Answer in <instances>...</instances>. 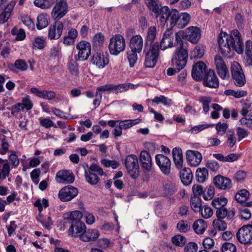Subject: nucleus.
Segmentation results:
<instances>
[{
    "instance_id": "1",
    "label": "nucleus",
    "mask_w": 252,
    "mask_h": 252,
    "mask_svg": "<svg viewBox=\"0 0 252 252\" xmlns=\"http://www.w3.org/2000/svg\"><path fill=\"white\" fill-rule=\"evenodd\" d=\"M218 42L221 53L225 56H227L231 50L239 54L243 52V42L237 30H233L229 35L226 32H220L218 36Z\"/></svg>"
},
{
    "instance_id": "2",
    "label": "nucleus",
    "mask_w": 252,
    "mask_h": 252,
    "mask_svg": "<svg viewBox=\"0 0 252 252\" xmlns=\"http://www.w3.org/2000/svg\"><path fill=\"white\" fill-rule=\"evenodd\" d=\"M135 33L136 31L132 28H128L125 31L126 37L129 40L128 46L130 49L141 52L143 47V39L141 35Z\"/></svg>"
},
{
    "instance_id": "3",
    "label": "nucleus",
    "mask_w": 252,
    "mask_h": 252,
    "mask_svg": "<svg viewBox=\"0 0 252 252\" xmlns=\"http://www.w3.org/2000/svg\"><path fill=\"white\" fill-rule=\"evenodd\" d=\"M188 56L187 47H185L182 43L181 47H179L175 50L172 59V62L178 71L186 66Z\"/></svg>"
},
{
    "instance_id": "4",
    "label": "nucleus",
    "mask_w": 252,
    "mask_h": 252,
    "mask_svg": "<svg viewBox=\"0 0 252 252\" xmlns=\"http://www.w3.org/2000/svg\"><path fill=\"white\" fill-rule=\"evenodd\" d=\"M230 70L234 84L237 87L243 86L246 82V80L240 64L237 62H232Z\"/></svg>"
},
{
    "instance_id": "5",
    "label": "nucleus",
    "mask_w": 252,
    "mask_h": 252,
    "mask_svg": "<svg viewBox=\"0 0 252 252\" xmlns=\"http://www.w3.org/2000/svg\"><path fill=\"white\" fill-rule=\"evenodd\" d=\"M180 14L176 9L170 10L167 6L162 7L161 14L159 18L163 24L167 23L170 26L173 27L176 26Z\"/></svg>"
},
{
    "instance_id": "6",
    "label": "nucleus",
    "mask_w": 252,
    "mask_h": 252,
    "mask_svg": "<svg viewBox=\"0 0 252 252\" xmlns=\"http://www.w3.org/2000/svg\"><path fill=\"white\" fill-rule=\"evenodd\" d=\"M125 38L121 34H116L110 39L109 49L111 54L117 56L126 48Z\"/></svg>"
},
{
    "instance_id": "7",
    "label": "nucleus",
    "mask_w": 252,
    "mask_h": 252,
    "mask_svg": "<svg viewBox=\"0 0 252 252\" xmlns=\"http://www.w3.org/2000/svg\"><path fill=\"white\" fill-rule=\"evenodd\" d=\"M125 165L127 172L133 179L137 178L139 175V167L137 157L134 155L127 156L125 159Z\"/></svg>"
},
{
    "instance_id": "8",
    "label": "nucleus",
    "mask_w": 252,
    "mask_h": 252,
    "mask_svg": "<svg viewBox=\"0 0 252 252\" xmlns=\"http://www.w3.org/2000/svg\"><path fill=\"white\" fill-rule=\"evenodd\" d=\"M134 85L131 83L121 84L118 85H113L111 84H107L103 86H100L96 88V93H101V92H114L116 94L122 93L128 90L129 88L133 89Z\"/></svg>"
},
{
    "instance_id": "9",
    "label": "nucleus",
    "mask_w": 252,
    "mask_h": 252,
    "mask_svg": "<svg viewBox=\"0 0 252 252\" xmlns=\"http://www.w3.org/2000/svg\"><path fill=\"white\" fill-rule=\"evenodd\" d=\"M159 47L158 42H156L146 53L145 59V66L147 68L154 67L158 57Z\"/></svg>"
},
{
    "instance_id": "10",
    "label": "nucleus",
    "mask_w": 252,
    "mask_h": 252,
    "mask_svg": "<svg viewBox=\"0 0 252 252\" xmlns=\"http://www.w3.org/2000/svg\"><path fill=\"white\" fill-rule=\"evenodd\" d=\"M238 241L242 244H252V225H244L236 234Z\"/></svg>"
},
{
    "instance_id": "11",
    "label": "nucleus",
    "mask_w": 252,
    "mask_h": 252,
    "mask_svg": "<svg viewBox=\"0 0 252 252\" xmlns=\"http://www.w3.org/2000/svg\"><path fill=\"white\" fill-rule=\"evenodd\" d=\"M76 48L78 50L77 60L84 61L88 58L91 53V46L89 42L82 40L76 45Z\"/></svg>"
},
{
    "instance_id": "12",
    "label": "nucleus",
    "mask_w": 252,
    "mask_h": 252,
    "mask_svg": "<svg viewBox=\"0 0 252 252\" xmlns=\"http://www.w3.org/2000/svg\"><path fill=\"white\" fill-rule=\"evenodd\" d=\"M77 189L71 186H67L62 188L58 193L60 199L64 202L69 201L77 196Z\"/></svg>"
},
{
    "instance_id": "13",
    "label": "nucleus",
    "mask_w": 252,
    "mask_h": 252,
    "mask_svg": "<svg viewBox=\"0 0 252 252\" xmlns=\"http://www.w3.org/2000/svg\"><path fill=\"white\" fill-rule=\"evenodd\" d=\"M217 73L222 79H227L229 78L228 69L222 58L220 56H216L214 60Z\"/></svg>"
},
{
    "instance_id": "14",
    "label": "nucleus",
    "mask_w": 252,
    "mask_h": 252,
    "mask_svg": "<svg viewBox=\"0 0 252 252\" xmlns=\"http://www.w3.org/2000/svg\"><path fill=\"white\" fill-rule=\"evenodd\" d=\"M155 160L162 173L165 175H169L171 169V161L169 158L162 154H158L156 156Z\"/></svg>"
},
{
    "instance_id": "15",
    "label": "nucleus",
    "mask_w": 252,
    "mask_h": 252,
    "mask_svg": "<svg viewBox=\"0 0 252 252\" xmlns=\"http://www.w3.org/2000/svg\"><path fill=\"white\" fill-rule=\"evenodd\" d=\"M203 83L205 86L211 88H217L219 86L218 78L214 70L209 69L205 73L202 78Z\"/></svg>"
},
{
    "instance_id": "16",
    "label": "nucleus",
    "mask_w": 252,
    "mask_h": 252,
    "mask_svg": "<svg viewBox=\"0 0 252 252\" xmlns=\"http://www.w3.org/2000/svg\"><path fill=\"white\" fill-rule=\"evenodd\" d=\"M63 24L62 21H57L50 26L48 31V38L51 39H58L62 35Z\"/></svg>"
},
{
    "instance_id": "17",
    "label": "nucleus",
    "mask_w": 252,
    "mask_h": 252,
    "mask_svg": "<svg viewBox=\"0 0 252 252\" xmlns=\"http://www.w3.org/2000/svg\"><path fill=\"white\" fill-rule=\"evenodd\" d=\"M67 9L66 2H57L51 13L52 18L59 21L66 14Z\"/></svg>"
},
{
    "instance_id": "18",
    "label": "nucleus",
    "mask_w": 252,
    "mask_h": 252,
    "mask_svg": "<svg viewBox=\"0 0 252 252\" xmlns=\"http://www.w3.org/2000/svg\"><path fill=\"white\" fill-rule=\"evenodd\" d=\"M207 72L206 64L202 62H199L193 65L191 75L193 79L199 80L203 78L205 73Z\"/></svg>"
},
{
    "instance_id": "19",
    "label": "nucleus",
    "mask_w": 252,
    "mask_h": 252,
    "mask_svg": "<svg viewBox=\"0 0 252 252\" xmlns=\"http://www.w3.org/2000/svg\"><path fill=\"white\" fill-rule=\"evenodd\" d=\"M86 229V225L83 221L75 222L71 224L68 230V235L73 237H79L80 239Z\"/></svg>"
},
{
    "instance_id": "20",
    "label": "nucleus",
    "mask_w": 252,
    "mask_h": 252,
    "mask_svg": "<svg viewBox=\"0 0 252 252\" xmlns=\"http://www.w3.org/2000/svg\"><path fill=\"white\" fill-rule=\"evenodd\" d=\"M186 158L187 162L190 166L196 167L201 162L202 156L201 154L197 151L188 150L186 152Z\"/></svg>"
},
{
    "instance_id": "21",
    "label": "nucleus",
    "mask_w": 252,
    "mask_h": 252,
    "mask_svg": "<svg viewBox=\"0 0 252 252\" xmlns=\"http://www.w3.org/2000/svg\"><path fill=\"white\" fill-rule=\"evenodd\" d=\"M174 35L171 30H166L161 40L159 48L164 51L174 46Z\"/></svg>"
},
{
    "instance_id": "22",
    "label": "nucleus",
    "mask_w": 252,
    "mask_h": 252,
    "mask_svg": "<svg viewBox=\"0 0 252 252\" xmlns=\"http://www.w3.org/2000/svg\"><path fill=\"white\" fill-rule=\"evenodd\" d=\"M56 180L59 183L70 184L74 182V176L69 170H61L57 173Z\"/></svg>"
},
{
    "instance_id": "23",
    "label": "nucleus",
    "mask_w": 252,
    "mask_h": 252,
    "mask_svg": "<svg viewBox=\"0 0 252 252\" xmlns=\"http://www.w3.org/2000/svg\"><path fill=\"white\" fill-rule=\"evenodd\" d=\"M185 32L186 39L192 43H197L201 37L200 29L196 27H190Z\"/></svg>"
},
{
    "instance_id": "24",
    "label": "nucleus",
    "mask_w": 252,
    "mask_h": 252,
    "mask_svg": "<svg viewBox=\"0 0 252 252\" xmlns=\"http://www.w3.org/2000/svg\"><path fill=\"white\" fill-rule=\"evenodd\" d=\"M215 186L219 189L227 190L232 187L231 180L220 175L216 176L213 180Z\"/></svg>"
},
{
    "instance_id": "25",
    "label": "nucleus",
    "mask_w": 252,
    "mask_h": 252,
    "mask_svg": "<svg viewBox=\"0 0 252 252\" xmlns=\"http://www.w3.org/2000/svg\"><path fill=\"white\" fill-rule=\"evenodd\" d=\"M109 62L108 56H105L103 53L100 52L94 54L91 61L92 64L95 65L99 68H104L108 64Z\"/></svg>"
},
{
    "instance_id": "26",
    "label": "nucleus",
    "mask_w": 252,
    "mask_h": 252,
    "mask_svg": "<svg viewBox=\"0 0 252 252\" xmlns=\"http://www.w3.org/2000/svg\"><path fill=\"white\" fill-rule=\"evenodd\" d=\"M83 217V214L80 211H74L66 213L63 216L64 222L74 223L78 222H82L81 219Z\"/></svg>"
},
{
    "instance_id": "27",
    "label": "nucleus",
    "mask_w": 252,
    "mask_h": 252,
    "mask_svg": "<svg viewBox=\"0 0 252 252\" xmlns=\"http://www.w3.org/2000/svg\"><path fill=\"white\" fill-rule=\"evenodd\" d=\"M139 160L142 168L148 171L151 170L152 161L150 154L146 151H143L140 155Z\"/></svg>"
},
{
    "instance_id": "28",
    "label": "nucleus",
    "mask_w": 252,
    "mask_h": 252,
    "mask_svg": "<svg viewBox=\"0 0 252 252\" xmlns=\"http://www.w3.org/2000/svg\"><path fill=\"white\" fill-rule=\"evenodd\" d=\"M145 3L149 10L154 13L157 18L159 17L161 14L162 7L158 0H145Z\"/></svg>"
},
{
    "instance_id": "29",
    "label": "nucleus",
    "mask_w": 252,
    "mask_h": 252,
    "mask_svg": "<svg viewBox=\"0 0 252 252\" xmlns=\"http://www.w3.org/2000/svg\"><path fill=\"white\" fill-rule=\"evenodd\" d=\"M99 235V232L97 229H89L87 231L86 229L83 234L81 236L80 240L85 242L95 241L98 238Z\"/></svg>"
},
{
    "instance_id": "30",
    "label": "nucleus",
    "mask_w": 252,
    "mask_h": 252,
    "mask_svg": "<svg viewBox=\"0 0 252 252\" xmlns=\"http://www.w3.org/2000/svg\"><path fill=\"white\" fill-rule=\"evenodd\" d=\"M10 171V165L7 160L0 158V183L9 175Z\"/></svg>"
},
{
    "instance_id": "31",
    "label": "nucleus",
    "mask_w": 252,
    "mask_h": 252,
    "mask_svg": "<svg viewBox=\"0 0 252 252\" xmlns=\"http://www.w3.org/2000/svg\"><path fill=\"white\" fill-rule=\"evenodd\" d=\"M180 177L183 184L185 186L190 185L192 180L193 175L191 169L185 168L180 172Z\"/></svg>"
},
{
    "instance_id": "32",
    "label": "nucleus",
    "mask_w": 252,
    "mask_h": 252,
    "mask_svg": "<svg viewBox=\"0 0 252 252\" xmlns=\"http://www.w3.org/2000/svg\"><path fill=\"white\" fill-rule=\"evenodd\" d=\"M216 215L218 219H223L226 217L228 220H232L235 215V212L233 209L228 211L224 206L217 209Z\"/></svg>"
},
{
    "instance_id": "33",
    "label": "nucleus",
    "mask_w": 252,
    "mask_h": 252,
    "mask_svg": "<svg viewBox=\"0 0 252 252\" xmlns=\"http://www.w3.org/2000/svg\"><path fill=\"white\" fill-rule=\"evenodd\" d=\"M172 156L176 167L179 169L181 168L183 164V157L181 149L179 147L174 148L172 150Z\"/></svg>"
},
{
    "instance_id": "34",
    "label": "nucleus",
    "mask_w": 252,
    "mask_h": 252,
    "mask_svg": "<svg viewBox=\"0 0 252 252\" xmlns=\"http://www.w3.org/2000/svg\"><path fill=\"white\" fill-rule=\"evenodd\" d=\"M15 4V0L11 1L5 8L4 11L0 14V24L4 23L8 20Z\"/></svg>"
},
{
    "instance_id": "35",
    "label": "nucleus",
    "mask_w": 252,
    "mask_h": 252,
    "mask_svg": "<svg viewBox=\"0 0 252 252\" xmlns=\"http://www.w3.org/2000/svg\"><path fill=\"white\" fill-rule=\"evenodd\" d=\"M78 32L75 29H71L68 32L67 34L63 38V43L66 46L73 45L75 40L77 37Z\"/></svg>"
},
{
    "instance_id": "36",
    "label": "nucleus",
    "mask_w": 252,
    "mask_h": 252,
    "mask_svg": "<svg viewBox=\"0 0 252 252\" xmlns=\"http://www.w3.org/2000/svg\"><path fill=\"white\" fill-rule=\"evenodd\" d=\"M192 227L197 234H202L207 228V224L204 220L198 219L194 222Z\"/></svg>"
},
{
    "instance_id": "37",
    "label": "nucleus",
    "mask_w": 252,
    "mask_h": 252,
    "mask_svg": "<svg viewBox=\"0 0 252 252\" xmlns=\"http://www.w3.org/2000/svg\"><path fill=\"white\" fill-rule=\"evenodd\" d=\"M190 19V15L187 13L180 14L176 26L179 29H183L189 24Z\"/></svg>"
},
{
    "instance_id": "38",
    "label": "nucleus",
    "mask_w": 252,
    "mask_h": 252,
    "mask_svg": "<svg viewBox=\"0 0 252 252\" xmlns=\"http://www.w3.org/2000/svg\"><path fill=\"white\" fill-rule=\"evenodd\" d=\"M48 20L49 16L47 14H39L37 17V29L41 30L46 27L49 24Z\"/></svg>"
},
{
    "instance_id": "39",
    "label": "nucleus",
    "mask_w": 252,
    "mask_h": 252,
    "mask_svg": "<svg viewBox=\"0 0 252 252\" xmlns=\"http://www.w3.org/2000/svg\"><path fill=\"white\" fill-rule=\"evenodd\" d=\"M249 196V192L247 190L243 189L237 192L235 196V199L237 202L242 204L246 202Z\"/></svg>"
},
{
    "instance_id": "40",
    "label": "nucleus",
    "mask_w": 252,
    "mask_h": 252,
    "mask_svg": "<svg viewBox=\"0 0 252 252\" xmlns=\"http://www.w3.org/2000/svg\"><path fill=\"white\" fill-rule=\"evenodd\" d=\"M190 205L192 209L195 212H200L202 208L201 198L198 196H191L190 200Z\"/></svg>"
},
{
    "instance_id": "41",
    "label": "nucleus",
    "mask_w": 252,
    "mask_h": 252,
    "mask_svg": "<svg viewBox=\"0 0 252 252\" xmlns=\"http://www.w3.org/2000/svg\"><path fill=\"white\" fill-rule=\"evenodd\" d=\"M141 121L140 119H136L134 120H126L119 121L120 126L124 129H126L132 126L139 124Z\"/></svg>"
},
{
    "instance_id": "42",
    "label": "nucleus",
    "mask_w": 252,
    "mask_h": 252,
    "mask_svg": "<svg viewBox=\"0 0 252 252\" xmlns=\"http://www.w3.org/2000/svg\"><path fill=\"white\" fill-rule=\"evenodd\" d=\"M85 178L86 181L90 185H96L99 181V178L95 173L87 171L85 172Z\"/></svg>"
},
{
    "instance_id": "43",
    "label": "nucleus",
    "mask_w": 252,
    "mask_h": 252,
    "mask_svg": "<svg viewBox=\"0 0 252 252\" xmlns=\"http://www.w3.org/2000/svg\"><path fill=\"white\" fill-rule=\"evenodd\" d=\"M208 177V170L206 168H198L196 171V178L200 183H203Z\"/></svg>"
},
{
    "instance_id": "44",
    "label": "nucleus",
    "mask_w": 252,
    "mask_h": 252,
    "mask_svg": "<svg viewBox=\"0 0 252 252\" xmlns=\"http://www.w3.org/2000/svg\"><path fill=\"white\" fill-rule=\"evenodd\" d=\"M141 52H137L136 51L131 50L127 52V60L129 63V66L132 67L137 61V54Z\"/></svg>"
},
{
    "instance_id": "45",
    "label": "nucleus",
    "mask_w": 252,
    "mask_h": 252,
    "mask_svg": "<svg viewBox=\"0 0 252 252\" xmlns=\"http://www.w3.org/2000/svg\"><path fill=\"white\" fill-rule=\"evenodd\" d=\"M227 203V199L224 197L214 198L212 201V206L217 209L224 207Z\"/></svg>"
},
{
    "instance_id": "46",
    "label": "nucleus",
    "mask_w": 252,
    "mask_h": 252,
    "mask_svg": "<svg viewBox=\"0 0 252 252\" xmlns=\"http://www.w3.org/2000/svg\"><path fill=\"white\" fill-rule=\"evenodd\" d=\"M163 189L165 193L168 195H172L177 191L175 184L171 182L166 183L163 186Z\"/></svg>"
},
{
    "instance_id": "47",
    "label": "nucleus",
    "mask_w": 252,
    "mask_h": 252,
    "mask_svg": "<svg viewBox=\"0 0 252 252\" xmlns=\"http://www.w3.org/2000/svg\"><path fill=\"white\" fill-rule=\"evenodd\" d=\"M204 53V48L203 46H196L191 53V59H200Z\"/></svg>"
},
{
    "instance_id": "48",
    "label": "nucleus",
    "mask_w": 252,
    "mask_h": 252,
    "mask_svg": "<svg viewBox=\"0 0 252 252\" xmlns=\"http://www.w3.org/2000/svg\"><path fill=\"white\" fill-rule=\"evenodd\" d=\"M105 41L104 36L100 32L96 33L93 38V43L94 46L100 47L102 46Z\"/></svg>"
},
{
    "instance_id": "49",
    "label": "nucleus",
    "mask_w": 252,
    "mask_h": 252,
    "mask_svg": "<svg viewBox=\"0 0 252 252\" xmlns=\"http://www.w3.org/2000/svg\"><path fill=\"white\" fill-rule=\"evenodd\" d=\"M176 227L180 232L186 233L189 230L190 226L188 221L181 220L177 223Z\"/></svg>"
},
{
    "instance_id": "50",
    "label": "nucleus",
    "mask_w": 252,
    "mask_h": 252,
    "mask_svg": "<svg viewBox=\"0 0 252 252\" xmlns=\"http://www.w3.org/2000/svg\"><path fill=\"white\" fill-rule=\"evenodd\" d=\"M0 154L1 155H5L8 152L9 144L7 140L6 139V137L4 135H2L0 137Z\"/></svg>"
},
{
    "instance_id": "51",
    "label": "nucleus",
    "mask_w": 252,
    "mask_h": 252,
    "mask_svg": "<svg viewBox=\"0 0 252 252\" xmlns=\"http://www.w3.org/2000/svg\"><path fill=\"white\" fill-rule=\"evenodd\" d=\"M11 34L13 35H16L15 39L18 41L23 40L26 37L25 32L24 30L22 29H18L16 27H14L12 29Z\"/></svg>"
},
{
    "instance_id": "52",
    "label": "nucleus",
    "mask_w": 252,
    "mask_h": 252,
    "mask_svg": "<svg viewBox=\"0 0 252 252\" xmlns=\"http://www.w3.org/2000/svg\"><path fill=\"white\" fill-rule=\"evenodd\" d=\"M214 227L219 231H223L227 228V223L222 219H216L213 221Z\"/></svg>"
},
{
    "instance_id": "53",
    "label": "nucleus",
    "mask_w": 252,
    "mask_h": 252,
    "mask_svg": "<svg viewBox=\"0 0 252 252\" xmlns=\"http://www.w3.org/2000/svg\"><path fill=\"white\" fill-rule=\"evenodd\" d=\"M34 4L42 9H48L52 6L51 0H35Z\"/></svg>"
},
{
    "instance_id": "54",
    "label": "nucleus",
    "mask_w": 252,
    "mask_h": 252,
    "mask_svg": "<svg viewBox=\"0 0 252 252\" xmlns=\"http://www.w3.org/2000/svg\"><path fill=\"white\" fill-rule=\"evenodd\" d=\"M157 35V29L155 26H151L149 28L147 36H146V39L147 40L148 42H150L151 43H152L155 39L156 38Z\"/></svg>"
},
{
    "instance_id": "55",
    "label": "nucleus",
    "mask_w": 252,
    "mask_h": 252,
    "mask_svg": "<svg viewBox=\"0 0 252 252\" xmlns=\"http://www.w3.org/2000/svg\"><path fill=\"white\" fill-rule=\"evenodd\" d=\"M172 242L176 246L182 247L186 243V239L184 236L178 234L172 237Z\"/></svg>"
},
{
    "instance_id": "56",
    "label": "nucleus",
    "mask_w": 252,
    "mask_h": 252,
    "mask_svg": "<svg viewBox=\"0 0 252 252\" xmlns=\"http://www.w3.org/2000/svg\"><path fill=\"white\" fill-rule=\"evenodd\" d=\"M215 194V189L212 186L207 187L205 190H204L203 197L205 200L211 199Z\"/></svg>"
},
{
    "instance_id": "57",
    "label": "nucleus",
    "mask_w": 252,
    "mask_h": 252,
    "mask_svg": "<svg viewBox=\"0 0 252 252\" xmlns=\"http://www.w3.org/2000/svg\"><path fill=\"white\" fill-rule=\"evenodd\" d=\"M49 56L53 59H59L61 56V47L58 45L52 47L50 49Z\"/></svg>"
},
{
    "instance_id": "58",
    "label": "nucleus",
    "mask_w": 252,
    "mask_h": 252,
    "mask_svg": "<svg viewBox=\"0 0 252 252\" xmlns=\"http://www.w3.org/2000/svg\"><path fill=\"white\" fill-rule=\"evenodd\" d=\"M199 101L202 104L203 111L205 113H207L209 111V104L211 101V98L207 96H201L199 98Z\"/></svg>"
},
{
    "instance_id": "59",
    "label": "nucleus",
    "mask_w": 252,
    "mask_h": 252,
    "mask_svg": "<svg viewBox=\"0 0 252 252\" xmlns=\"http://www.w3.org/2000/svg\"><path fill=\"white\" fill-rule=\"evenodd\" d=\"M152 101L157 104L162 103L164 105H169L171 104V100L163 95L156 96Z\"/></svg>"
},
{
    "instance_id": "60",
    "label": "nucleus",
    "mask_w": 252,
    "mask_h": 252,
    "mask_svg": "<svg viewBox=\"0 0 252 252\" xmlns=\"http://www.w3.org/2000/svg\"><path fill=\"white\" fill-rule=\"evenodd\" d=\"M21 20L23 23L29 29L33 30L34 28V24L32 19L27 15H22Z\"/></svg>"
},
{
    "instance_id": "61",
    "label": "nucleus",
    "mask_w": 252,
    "mask_h": 252,
    "mask_svg": "<svg viewBox=\"0 0 252 252\" xmlns=\"http://www.w3.org/2000/svg\"><path fill=\"white\" fill-rule=\"evenodd\" d=\"M32 44L34 48L42 49L45 47V41L42 37H36L32 41Z\"/></svg>"
},
{
    "instance_id": "62",
    "label": "nucleus",
    "mask_w": 252,
    "mask_h": 252,
    "mask_svg": "<svg viewBox=\"0 0 252 252\" xmlns=\"http://www.w3.org/2000/svg\"><path fill=\"white\" fill-rule=\"evenodd\" d=\"M21 101L22 102L20 103L22 105L24 109H26L27 111H29L32 108L33 103L31 100L29 95H27L25 97H23Z\"/></svg>"
},
{
    "instance_id": "63",
    "label": "nucleus",
    "mask_w": 252,
    "mask_h": 252,
    "mask_svg": "<svg viewBox=\"0 0 252 252\" xmlns=\"http://www.w3.org/2000/svg\"><path fill=\"white\" fill-rule=\"evenodd\" d=\"M34 206L37 207L39 212H41L43 208H46L48 206V201L45 198H43L42 200L38 199L34 203Z\"/></svg>"
},
{
    "instance_id": "64",
    "label": "nucleus",
    "mask_w": 252,
    "mask_h": 252,
    "mask_svg": "<svg viewBox=\"0 0 252 252\" xmlns=\"http://www.w3.org/2000/svg\"><path fill=\"white\" fill-rule=\"evenodd\" d=\"M221 252H236V247L232 243H225L222 246Z\"/></svg>"
}]
</instances>
